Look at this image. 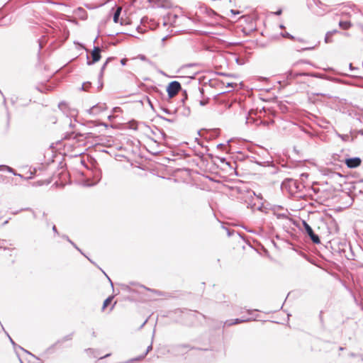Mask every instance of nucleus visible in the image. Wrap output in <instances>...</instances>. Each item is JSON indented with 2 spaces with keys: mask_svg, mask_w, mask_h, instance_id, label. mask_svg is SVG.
Returning a JSON list of instances; mask_svg holds the SVG:
<instances>
[{
  "mask_svg": "<svg viewBox=\"0 0 363 363\" xmlns=\"http://www.w3.org/2000/svg\"><path fill=\"white\" fill-rule=\"evenodd\" d=\"M313 49V47H311V48H303V50H312Z\"/></svg>",
  "mask_w": 363,
  "mask_h": 363,
  "instance_id": "0e129e2a",
  "label": "nucleus"
},
{
  "mask_svg": "<svg viewBox=\"0 0 363 363\" xmlns=\"http://www.w3.org/2000/svg\"><path fill=\"white\" fill-rule=\"evenodd\" d=\"M146 356L144 355V354L135 357V358H133V359H131L129 360L130 362H136V361H141L143 360Z\"/></svg>",
  "mask_w": 363,
  "mask_h": 363,
  "instance_id": "393cba45",
  "label": "nucleus"
},
{
  "mask_svg": "<svg viewBox=\"0 0 363 363\" xmlns=\"http://www.w3.org/2000/svg\"><path fill=\"white\" fill-rule=\"evenodd\" d=\"M235 62L238 65H245L246 61L244 58H240V57H236L235 58Z\"/></svg>",
  "mask_w": 363,
  "mask_h": 363,
  "instance_id": "bb28decb",
  "label": "nucleus"
},
{
  "mask_svg": "<svg viewBox=\"0 0 363 363\" xmlns=\"http://www.w3.org/2000/svg\"><path fill=\"white\" fill-rule=\"evenodd\" d=\"M225 230H226V231H227V233H228V237H230V236H231V235L235 233V231H234V230H232V231H231V230H230V229H228V228H225Z\"/></svg>",
  "mask_w": 363,
  "mask_h": 363,
  "instance_id": "ea45409f",
  "label": "nucleus"
},
{
  "mask_svg": "<svg viewBox=\"0 0 363 363\" xmlns=\"http://www.w3.org/2000/svg\"><path fill=\"white\" fill-rule=\"evenodd\" d=\"M110 356H111V354H110V353H109V354H106V355H104V356H103V357H100L99 359H104V358L108 357H110Z\"/></svg>",
  "mask_w": 363,
  "mask_h": 363,
  "instance_id": "bf43d9fd",
  "label": "nucleus"
},
{
  "mask_svg": "<svg viewBox=\"0 0 363 363\" xmlns=\"http://www.w3.org/2000/svg\"><path fill=\"white\" fill-rule=\"evenodd\" d=\"M100 111L99 106L98 105L93 106L89 110L90 113H97Z\"/></svg>",
  "mask_w": 363,
  "mask_h": 363,
  "instance_id": "4be33fe9",
  "label": "nucleus"
},
{
  "mask_svg": "<svg viewBox=\"0 0 363 363\" xmlns=\"http://www.w3.org/2000/svg\"><path fill=\"white\" fill-rule=\"evenodd\" d=\"M35 89L41 93L45 92L46 91H49L51 89V88L49 86L45 85H42L41 86H35Z\"/></svg>",
  "mask_w": 363,
  "mask_h": 363,
  "instance_id": "6ab92c4d",
  "label": "nucleus"
},
{
  "mask_svg": "<svg viewBox=\"0 0 363 363\" xmlns=\"http://www.w3.org/2000/svg\"><path fill=\"white\" fill-rule=\"evenodd\" d=\"M281 35L284 38H289L291 40H295V37L288 32L281 33Z\"/></svg>",
  "mask_w": 363,
  "mask_h": 363,
  "instance_id": "b1692460",
  "label": "nucleus"
},
{
  "mask_svg": "<svg viewBox=\"0 0 363 363\" xmlns=\"http://www.w3.org/2000/svg\"><path fill=\"white\" fill-rule=\"evenodd\" d=\"M210 15H212V16H216V13L213 11V10H211V14Z\"/></svg>",
  "mask_w": 363,
  "mask_h": 363,
  "instance_id": "680f3d73",
  "label": "nucleus"
},
{
  "mask_svg": "<svg viewBox=\"0 0 363 363\" xmlns=\"http://www.w3.org/2000/svg\"><path fill=\"white\" fill-rule=\"evenodd\" d=\"M147 102H148L150 106L151 107V108L153 109L154 108L153 104H152V101H150V99L148 97H147Z\"/></svg>",
  "mask_w": 363,
  "mask_h": 363,
  "instance_id": "09e8293b",
  "label": "nucleus"
},
{
  "mask_svg": "<svg viewBox=\"0 0 363 363\" xmlns=\"http://www.w3.org/2000/svg\"><path fill=\"white\" fill-rule=\"evenodd\" d=\"M208 102H209V99L208 98L206 99L201 100L199 104L201 106H206Z\"/></svg>",
  "mask_w": 363,
  "mask_h": 363,
  "instance_id": "473e14b6",
  "label": "nucleus"
},
{
  "mask_svg": "<svg viewBox=\"0 0 363 363\" xmlns=\"http://www.w3.org/2000/svg\"><path fill=\"white\" fill-rule=\"evenodd\" d=\"M121 11H122V8L121 6H116V11L113 13V22L117 23H118L119 21V17H120V15L121 13Z\"/></svg>",
  "mask_w": 363,
  "mask_h": 363,
  "instance_id": "9b49d317",
  "label": "nucleus"
},
{
  "mask_svg": "<svg viewBox=\"0 0 363 363\" xmlns=\"http://www.w3.org/2000/svg\"><path fill=\"white\" fill-rule=\"evenodd\" d=\"M252 114H255V111H254L253 110H250V111H249V115H250V116H251Z\"/></svg>",
  "mask_w": 363,
  "mask_h": 363,
  "instance_id": "e2e57ef3",
  "label": "nucleus"
},
{
  "mask_svg": "<svg viewBox=\"0 0 363 363\" xmlns=\"http://www.w3.org/2000/svg\"><path fill=\"white\" fill-rule=\"evenodd\" d=\"M328 32L330 33V35L332 36H333V34L339 33V31L337 30H330V31H328Z\"/></svg>",
  "mask_w": 363,
  "mask_h": 363,
  "instance_id": "5fc2aeb1",
  "label": "nucleus"
},
{
  "mask_svg": "<svg viewBox=\"0 0 363 363\" xmlns=\"http://www.w3.org/2000/svg\"><path fill=\"white\" fill-rule=\"evenodd\" d=\"M345 163L348 168L354 169L360 166L362 160L359 157H348L345 160Z\"/></svg>",
  "mask_w": 363,
  "mask_h": 363,
  "instance_id": "423d86ee",
  "label": "nucleus"
},
{
  "mask_svg": "<svg viewBox=\"0 0 363 363\" xmlns=\"http://www.w3.org/2000/svg\"><path fill=\"white\" fill-rule=\"evenodd\" d=\"M62 238L63 239L66 240L67 241L69 240V238L67 235H62Z\"/></svg>",
  "mask_w": 363,
  "mask_h": 363,
  "instance_id": "13d9d810",
  "label": "nucleus"
},
{
  "mask_svg": "<svg viewBox=\"0 0 363 363\" xmlns=\"http://www.w3.org/2000/svg\"><path fill=\"white\" fill-rule=\"evenodd\" d=\"M192 349L194 347L189 344L172 345L169 347L168 352L174 356L184 355Z\"/></svg>",
  "mask_w": 363,
  "mask_h": 363,
  "instance_id": "f03ea898",
  "label": "nucleus"
},
{
  "mask_svg": "<svg viewBox=\"0 0 363 363\" xmlns=\"http://www.w3.org/2000/svg\"><path fill=\"white\" fill-rule=\"evenodd\" d=\"M287 79H294L298 76H306V73H293L291 71H289L286 73Z\"/></svg>",
  "mask_w": 363,
  "mask_h": 363,
  "instance_id": "a211bd4d",
  "label": "nucleus"
},
{
  "mask_svg": "<svg viewBox=\"0 0 363 363\" xmlns=\"http://www.w3.org/2000/svg\"><path fill=\"white\" fill-rule=\"evenodd\" d=\"M352 24L349 21H340L339 26L343 30H348L352 27Z\"/></svg>",
  "mask_w": 363,
  "mask_h": 363,
  "instance_id": "4468645a",
  "label": "nucleus"
},
{
  "mask_svg": "<svg viewBox=\"0 0 363 363\" xmlns=\"http://www.w3.org/2000/svg\"><path fill=\"white\" fill-rule=\"evenodd\" d=\"M154 338V334L152 335V340ZM152 350V341L151 342L150 345L147 347L145 352L143 353L145 356H146L151 350Z\"/></svg>",
  "mask_w": 363,
  "mask_h": 363,
  "instance_id": "a878e982",
  "label": "nucleus"
},
{
  "mask_svg": "<svg viewBox=\"0 0 363 363\" xmlns=\"http://www.w3.org/2000/svg\"><path fill=\"white\" fill-rule=\"evenodd\" d=\"M7 165H0V172L6 170Z\"/></svg>",
  "mask_w": 363,
  "mask_h": 363,
  "instance_id": "3c124183",
  "label": "nucleus"
},
{
  "mask_svg": "<svg viewBox=\"0 0 363 363\" xmlns=\"http://www.w3.org/2000/svg\"><path fill=\"white\" fill-rule=\"evenodd\" d=\"M23 210L32 211L33 214V217L34 218L36 217V215H35V212L30 208H26L22 209L21 211H23Z\"/></svg>",
  "mask_w": 363,
  "mask_h": 363,
  "instance_id": "49530a36",
  "label": "nucleus"
},
{
  "mask_svg": "<svg viewBox=\"0 0 363 363\" xmlns=\"http://www.w3.org/2000/svg\"><path fill=\"white\" fill-rule=\"evenodd\" d=\"M73 335H74V333H70L69 335H65L62 339L58 340L53 345H52V347H55L57 344L63 343V342H65L66 341L71 340L72 339Z\"/></svg>",
  "mask_w": 363,
  "mask_h": 363,
  "instance_id": "f8f14e48",
  "label": "nucleus"
},
{
  "mask_svg": "<svg viewBox=\"0 0 363 363\" xmlns=\"http://www.w3.org/2000/svg\"><path fill=\"white\" fill-rule=\"evenodd\" d=\"M273 121L267 122L264 121H260V123L263 124L264 125H268L269 123H272Z\"/></svg>",
  "mask_w": 363,
  "mask_h": 363,
  "instance_id": "c03bdc74",
  "label": "nucleus"
},
{
  "mask_svg": "<svg viewBox=\"0 0 363 363\" xmlns=\"http://www.w3.org/2000/svg\"><path fill=\"white\" fill-rule=\"evenodd\" d=\"M143 288L145 289L147 291H151L152 293H154L155 294H157L158 296H161L162 295V291H158V290H156V289H150V288H147L145 286H141Z\"/></svg>",
  "mask_w": 363,
  "mask_h": 363,
  "instance_id": "5701e85b",
  "label": "nucleus"
},
{
  "mask_svg": "<svg viewBox=\"0 0 363 363\" xmlns=\"http://www.w3.org/2000/svg\"><path fill=\"white\" fill-rule=\"evenodd\" d=\"M220 161L222 162V163H225L228 165H230V164L226 161V159L225 157H220Z\"/></svg>",
  "mask_w": 363,
  "mask_h": 363,
  "instance_id": "79ce46f5",
  "label": "nucleus"
},
{
  "mask_svg": "<svg viewBox=\"0 0 363 363\" xmlns=\"http://www.w3.org/2000/svg\"><path fill=\"white\" fill-rule=\"evenodd\" d=\"M162 110L166 113L167 114H169V115H171V114H173L174 112L173 111H171L170 110H169L168 108H162Z\"/></svg>",
  "mask_w": 363,
  "mask_h": 363,
  "instance_id": "f704fd0d",
  "label": "nucleus"
},
{
  "mask_svg": "<svg viewBox=\"0 0 363 363\" xmlns=\"http://www.w3.org/2000/svg\"><path fill=\"white\" fill-rule=\"evenodd\" d=\"M349 355H350V357H355L357 356V354H356L355 353H353V352L350 353V354H349Z\"/></svg>",
  "mask_w": 363,
  "mask_h": 363,
  "instance_id": "052dcab7",
  "label": "nucleus"
},
{
  "mask_svg": "<svg viewBox=\"0 0 363 363\" xmlns=\"http://www.w3.org/2000/svg\"><path fill=\"white\" fill-rule=\"evenodd\" d=\"M331 37H332V35H330V33L327 32L325 34V42L326 43H331L332 42Z\"/></svg>",
  "mask_w": 363,
  "mask_h": 363,
  "instance_id": "cd10ccee",
  "label": "nucleus"
},
{
  "mask_svg": "<svg viewBox=\"0 0 363 363\" xmlns=\"http://www.w3.org/2000/svg\"><path fill=\"white\" fill-rule=\"evenodd\" d=\"M101 79L102 78H99V86H98V89L99 90H101L103 88V86H104Z\"/></svg>",
  "mask_w": 363,
  "mask_h": 363,
  "instance_id": "c9c22d12",
  "label": "nucleus"
},
{
  "mask_svg": "<svg viewBox=\"0 0 363 363\" xmlns=\"http://www.w3.org/2000/svg\"><path fill=\"white\" fill-rule=\"evenodd\" d=\"M236 86H237V84L236 83H233V82H228L226 84V87H230V88H234Z\"/></svg>",
  "mask_w": 363,
  "mask_h": 363,
  "instance_id": "e433bc0d",
  "label": "nucleus"
},
{
  "mask_svg": "<svg viewBox=\"0 0 363 363\" xmlns=\"http://www.w3.org/2000/svg\"><path fill=\"white\" fill-rule=\"evenodd\" d=\"M281 13H282V10H281V9H279V10H277V11L274 13V14H275V15H277V16H279V15H281Z\"/></svg>",
  "mask_w": 363,
  "mask_h": 363,
  "instance_id": "864d4df0",
  "label": "nucleus"
},
{
  "mask_svg": "<svg viewBox=\"0 0 363 363\" xmlns=\"http://www.w3.org/2000/svg\"><path fill=\"white\" fill-rule=\"evenodd\" d=\"M230 13H232L233 15L239 14L240 12L238 10L231 9Z\"/></svg>",
  "mask_w": 363,
  "mask_h": 363,
  "instance_id": "37998d69",
  "label": "nucleus"
},
{
  "mask_svg": "<svg viewBox=\"0 0 363 363\" xmlns=\"http://www.w3.org/2000/svg\"><path fill=\"white\" fill-rule=\"evenodd\" d=\"M5 333H6V335L9 337V340H10L11 343L12 344V345L13 346L14 349H16V348H19L20 350H22L23 351H24L26 353H27V354H28L32 355V354H31L30 352H28V350H26L23 349V348L22 347H21L20 345H17V344H16V343L13 340V339L10 337V335H9L6 332H5Z\"/></svg>",
  "mask_w": 363,
  "mask_h": 363,
  "instance_id": "f3484780",
  "label": "nucleus"
},
{
  "mask_svg": "<svg viewBox=\"0 0 363 363\" xmlns=\"http://www.w3.org/2000/svg\"><path fill=\"white\" fill-rule=\"evenodd\" d=\"M161 119L164 120V121H166L169 123H174L175 121L174 119L173 118H165L164 116H158Z\"/></svg>",
  "mask_w": 363,
  "mask_h": 363,
  "instance_id": "2f4dec72",
  "label": "nucleus"
},
{
  "mask_svg": "<svg viewBox=\"0 0 363 363\" xmlns=\"http://www.w3.org/2000/svg\"><path fill=\"white\" fill-rule=\"evenodd\" d=\"M257 320V316L255 317V318H235V319H233V320H226L225 322V323H224V325L231 326V325H236V324H239V323H247V322H250V321H252V320Z\"/></svg>",
  "mask_w": 363,
  "mask_h": 363,
  "instance_id": "0eeeda50",
  "label": "nucleus"
},
{
  "mask_svg": "<svg viewBox=\"0 0 363 363\" xmlns=\"http://www.w3.org/2000/svg\"><path fill=\"white\" fill-rule=\"evenodd\" d=\"M148 318L143 323V324L140 325V329L143 328L144 327V325L147 323L148 321Z\"/></svg>",
  "mask_w": 363,
  "mask_h": 363,
  "instance_id": "6e6d98bb",
  "label": "nucleus"
},
{
  "mask_svg": "<svg viewBox=\"0 0 363 363\" xmlns=\"http://www.w3.org/2000/svg\"><path fill=\"white\" fill-rule=\"evenodd\" d=\"M74 126H75V125H74V124H72V123H70V124H69V127H70L71 128H74Z\"/></svg>",
  "mask_w": 363,
  "mask_h": 363,
  "instance_id": "69168bd1",
  "label": "nucleus"
},
{
  "mask_svg": "<svg viewBox=\"0 0 363 363\" xmlns=\"http://www.w3.org/2000/svg\"><path fill=\"white\" fill-rule=\"evenodd\" d=\"M219 75H221V76H227V77H233V75L231 74H226V73H223V72H220L218 74Z\"/></svg>",
  "mask_w": 363,
  "mask_h": 363,
  "instance_id": "de8ad7c7",
  "label": "nucleus"
},
{
  "mask_svg": "<svg viewBox=\"0 0 363 363\" xmlns=\"http://www.w3.org/2000/svg\"><path fill=\"white\" fill-rule=\"evenodd\" d=\"M75 249H77L82 255H84L86 257V255L83 253V252L81 250V249H79L77 245L74 242L72 243V245Z\"/></svg>",
  "mask_w": 363,
  "mask_h": 363,
  "instance_id": "4c0bfd02",
  "label": "nucleus"
},
{
  "mask_svg": "<svg viewBox=\"0 0 363 363\" xmlns=\"http://www.w3.org/2000/svg\"><path fill=\"white\" fill-rule=\"evenodd\" d=\"M303 227L304 229L305 233L307 234V235L310 238L311 241L314 244H319L320 243V239L318 236V235L315 234L311 227V225L306 221L302 220Z\"/></svg>",
  "mask_w": 363,
  "mask_h": 363,
  "instance_id": "7ed1b4c3",
  "label": "nucleus"
},
{
  "mask_svg": "<svg viewBox=\"0 0 363 363\" xmlns=\"http://www.w3.org/2000/svg\"><path fill=\"white\" fill-rule=\"evenodd\" d=\"M303 186L302 184L291 178L285 179L281 185L282 189H286L291 194L301 191Z\"/></svg>",
  "mask_w": 363,
  "mask_h": 363,
  "instance_id": "f257e3e1",
  "label": "nucleus"
},
{
  "mask_svg": "<svg viewBox=\"0 0 363 363\" xmlns=\"http://www.w3.org/2000/svg\"><path fill=\"white\" fill-rule=\"evenodd\" d=\"M139 58L142 60H146V57L143 55H139Z\"/></svg>",
  "mask_w": 363,
  "mask_h": 363,
  "instance_id": "4d7b16f0",
  "label": "nucleus"
},
{
  "mask_svg": "<svg viewBox=\"0 0 363 363\" xmlns=\"http://www.w3.org/2000/svg\"><path fill=\"white\" fill-rule=\"evenodd\" d=\"M180 90H182V85L178 81H172L169 82L166 89L169 98H173Z\"/></svg>",
  "mask_w": 363,
  "mask_h": 363,
  "instance_id": "20e7f679",
  "label": "nucleus"
},
{
  "mask_svg": "<svg viewBox=\"0 0 363 363\" xmlns=\"http://www.w3.org/2000/svg\"><path fill=\"white\" fill-rule=\"evenodd\" d=\"M286 217L284 214H279L278 218Z\"/></svg>",
  "mask_w": 363,
  "mask_h": 363,
  "instance_id": "338daca9",
  "label": "nucleus"
},
{
  "mask_svg": "<svg viewBox=\"0 0 363 363\" xmlns=\"http://www.w3.org/2000/svg\"><path fill=\"white\" fill-rule=\"evenodd\" d=\"M255 311H259V310L257 309H254V310H251V309H247V313L249 314V315H252L254 312Z\"/></svg>",
  "mask_w": 363,
  "mask_h": 363,
  "instance_id": "a19ab883",
  "label": "nucleus"
},
{
  "mask_svg": "<svg viewBox=\"0 0 363 363\" xmlns=\"http://www.w3.org/2000/svg\"><path fill=\"white\" fill-rule=\"evenodd\" d=\"M313 13L317 16H323L325 13V10L323 8V6H315L312 9Z\"/></svg>",
  "mask_w": 363,
  "mask_h": 363,
  "instance_id": "2eb2a0df",
  "label": "nucleus"
},
{
  "mask_svg": "<svg viewBox=\"0 0 363 363\" xmlns=\"http://www.w3.org/2000/svg\"><path fill=\"white\" fill-rule=\"evenodd\" d=\"M127 61L128 60L126 58H123L121 60V64L122 65H125Z\"/></svg>",
  "mask_w": 363,
  "mask_h": 363,
  "instance_id": "a18cd8bd",
  "label": "nucleus"
},
{
  "mask_svg": "<svg viewBox=\"0 0 363 363\" xmlns=\"http://www.w3.org/2000/svg\"><path fill=\"white\" fill-rule=\"evenodd\" d=\"M113 59H114V57H108L106 59V62L104 63V65H102V67L101 68L100 73H99V78H102L103 77L104 72V69H106L107 65Z\"/></svg>",
  "mask_w": 363,
  "mask_h": 363,
  "instance_id": "dca6fc26",
  "label": "nucleus"
},
{
  "mask_svg": "<svg viewBox=\"0 0 363 363\" xmlns=\"http://www.w3.org/2000/svg\"><path fill=\"white\" fill-rule=\"evenodd\" d=\"M7 245L11 246V245H13V244L9 240L0 239V249L6 250H8Z\"/></svg>",
  "mask_w": 363,
  "mask_h": 363,
  "instance_id": "ddd939ff",
  "label": "nucleus"
},
{
  "mask_svg": "<svg viewBox=\"0 0 363 363\" xmlns=\"http://www.w3.org/2000/svg\"><path fill=\"white\" fill-rule=\"evenodd\" d=\"M52 231H53L55 234H57V235L59 234V233H58V231H57V228H56V226H55V225L52 226Z\"/></svg>",
  "mask_w": 363,
  "mask_h": 363,
  "instance_id": "8fccbe9b",
  "label": "nucleus"
},
{
  "mask_svg": "<svg viewBox=\"0 0 363 363\" xmlns=\"http://www.w3.org/2000/svg\"><path fill=\"white\" fill-rule=\"evenodd\" d=\"M314 3L315 6H325L323 3H322L320 0H315Z\"/></svg>",
  "mask_w": 363,
  "mask_h": 363,
  "instance_id": "72a5a7b5",
  "label": "nucleus"
},
{
  "mask_svg": "<svg viewBox=\"0 0 363 363\" xmlns=\"http://www.w3.org/2000/svg\"><path fill=\"white\" fill-rule=\"evenodd\" d=\"M307 74L306 76H310L312 77L319 78V79H323L329 81H335L336 79H334L332 77H329L323 74L320 73H306Z\"/></svg>",
  "mask_w": 363,
  "mask_h": 363,
  "instance_id": "1a4fd4ad",
  "label": "nucleus"
},
{
  "mask_svg": "<svg viewBox=\"0 0 363 363\" xmlns=\"http://www.w3.org/2000/svg\"><path fill=\"white\" fill-rule=\"evenodd\" d=\"M331 177L336 179L337 177H342V175L340 173L333 172L331 173Z\"/></svg>",
  "mask_w": 363,
  "mask_h": 363,
  "instance_id": "c756f323",
  "label": "nucleus"
},
{
  "mask_svg": "<svg viewBox=\"0 0 363 363\" xmlns=\"http://www.w3.org/2000/svg\"><path fill=\"white\" fill-rule=\"evenodd\" d=\"M75 249H77L82 255H84L86 257V255L83 253V252L81 250V249H79L77 245L74 242L72 243V245Z\"/></svg>",
  "mask_w": 363,
  "mask_h": 363,
  "instance_id": "58836bf2",
  "label": "nucleus"
},
{
  "mask_svg": "<svg viewBox=\"0 0 363 363\" xmlns=\"http://www.w3.org/2000/svg\"><path fill=\"white\" fill-rule=\"evenodd\" d=\"M225 147V145L223 143H220L217 145V148L221 149Z\"/></svg>",
  "mask_w": 363,
  "mask_h": 363,
  "instance_id": "603ef678",
  "label": "nucleus"
},
{
  "mask_svg": "<svg viewBox=\"0 0 363 363\" xmlns=\"http://www.w3.org/2000/svg\"><path fill=\"white\" fill-rule=\"evenodd\" d=\"M113 296H108L103 303L102 310H104L111 302Z\"/></svg>",
  "mask_w": 363,
  "mask_h": 363,
  "instance_id": "aec40b11",
  "label": "nucleus"
},
{
  "mask_svg": "<svg viewBox=\"0 0 363 363\" xmlns=\"http://www.w3.org/2000/svg\"><path fill=\"white\" fill-rule=\"evenodd\" d=\"M6 170H7L8 172H9L13 173V174L14 175H16V176H18V177H23V176H22L21 174L16 173V172H15V171H14V169H13V168H11V167H9V166H7V167H6Z\"/></svg>",
  "mask_w": 363,
  "mask_h": 363,
  "instance_id": "c85d7f7f",
  "label": "nucleus"
},
{
  "mask_svg": "<svg viewBox=\"0 0 363 363\" xmlns=\"http://www.w3.org/2000/svg\"><path fill=\"white\" fill-rule=\"evenodd\" d=\"M91 83L90 82H84L82 85L81 89L86 91L91 87Z\"/></svg>",
  "mask_w": 363,
  "mask_h": 363,
  "instance_id": "412c9836",
  "label": "nucleus"
},
{
  "mask_svg": "<svg viewBox=\"0 0 363 363\" xmlns=\"http://www.w3.org/2000/svg\"><path fill=\"white\" fill-rule=\"evenodd\" d=\"M101 49L99 46H94L92 52H91V60H89V55H86L87 62L86 64L88 65H92L94 63L99 62L101 58Z\"/></svg>",
  "mask_w": 363,
  "mask_h": 363,
  "instance_id": "39448f33",
  "label": "nucleus"
},
{
  "mask_svg": "<svg viewBox=\"0 0 363 363\" xmlns=\"http://www.w3.org/2000/svg\"><path fill=\"white\" fill-rule=\"evenodd\" d=\"M94 136L92 133H77L74 135L73 139L76 140L77 141H80L79 137H84V139H90Z\"/></svg>",
  "mask_w": 363,
  "mask_h": 363,
  "instance_id": "9d476101",
  "label": "nucleus"
},
{
  "mask_svg": "<svg viewBox=\"0 0 363 363\" xmlns=\"http://www.w3.org/2000/svg\"><path fill=\"white\" fill-rule=\"evenodd\" d=\"M279 28H280L281 29H284V28H285V26H284V25L281 24V25L279 26Z\"/></svg>",
  "mask_w": 363,
  "mask_h": 363,
  "instance_id": "774afa93",
  "label": "nucleus"
},
{
  "mask_svg": "<svg viewBox=\"0 0 363 363\" xmlns=\"http://www.w3.org/2000/svg\"><path fill=\"white\" fill-rule=\"evenodd\" d=\"M352 193L357 196V195H362L363 196V182H359L352 186Z\"/></svg>",
  "mask_w": 363,
  "mask_h": 363,
  "instance_id": "6e6552de",
  "label": "nucleus"
},
{
  "mask_svg": "<svg viewBox=\"0 0 363 363\" xmlns=\"http://www.w3.org/2000/svg\"><path fill=\"white\" fill-rule=\"evenodd\" d=\"M75 134L76 133H74V132L67 133L64 138L66 140H69L72 138V135H75Z\"/></svg>",
  "mask_w": 363,
  "mask_h": 363,
  "instance_id": "7c9ffc66",
  "label": "nucleus"
}]
</instances>
